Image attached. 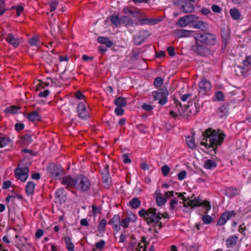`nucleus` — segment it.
I'll return each mask as SVG.
<instances>
[{"label": "nucleus", "instance_id": "obj_1", "mask_svg": "<svg viewBox=\"0 0 251 251\" xmlns=\"http://www.w3.org/2000/svg\"><path fill=\"white\" fill-rule=\"evenodd\" d=\"M202 135L203 138L201 144L206 148H213L214 153H216V148L222 144L225 134L209 128L203 132Z\"/></svg>", "mask_w": 251, "mask_h": 251}, {"label": "nucleus", "instance_id": "obj_2", "mask_svg": "<svg viewBox=\"0 0 251 251\" xmlns=\"http://www.w3.org/2000/svg\"><path fill=\"white\" fill-rule=\"evenodd\" d=\"M185 194V193H176V194L178 195V197L181 198L183 200V201L182 203L183 204V207H188L189 206H191V208H193V207L196 206H203V207L205 209V211L204 212L205 214H207L209 210L211 209V205L209 202L206 201H202V200L200 199V197H198L196 198H193L194 197V194L191 197L192 200H189L188 201H186V200L184 196V194Z\"/></svg>", "mask_w": 251, "mask_h": 251}, {"label": "nucleus", "instance_id": "obj_3", "mask_svg": "<svg viewBox=\"0 0 251 251\" xmlns=\"http://www.w3.org/2000/svg\"><path fill=\"white\" fill-rule=\"evenodd\" d=\"M173 100L177 108L178 112L184 118L197 114L199 111L195 103L194 106L192 104L190 105L183 102L182 103L175 98L173 99Z\"/></svg>", "mask_w": 251, "mask_h": 251}, {"label": "nucleus", "instance_id": "obj_4", "mask_svg": "<svg viewBox=\"0 0 251 251\" xmlns=\"http://www.w3.org/2000/svg\"><path fill=\"white\" fill-rule=\"evenodd\" d=\"M91 116V109L85 99V96L79 91V119L87 120Z\"/></svg>", "mask_w": 251, "mask_h": 251}, {"label": "nucleus", "instance_id": "obj_5", "mask_svg": "<svg viewBox=\"0 0 251 251\" xmlns=\"http://www.w3.org/2000/svg\"><path fill=\"white\" fill-rule=\"evenodd\" d=\"M194 38L197 42L207 45H214L216 44V36L209 32H198L195 33Z\"/></svg>", "mask_w": 251, "mask_h": 251}, {"label": "nucleus", "instance_id": "obj_6", "mask_svg": "<svg viewBox=\"0 0 251 251\" xmlns=\"http://www.w3.org/2000/svg\"><path fill=\"white\" fill-rule=\"evenodd\" d=\"M235 71L238 76H248L251 72V56H246L243 60L242 65L235 67Z\"/></svg>", "mask_w": 251, "mask_h": 251}, {"label": "nucleus", "instance_id": "obj_7", "mask_svg": "<svg viewBox=\"0 0 251 251\" xmlns=\"http://www.w3.org/2000/svg\"><path fill=\"white\" fill-rule=\"evenodd\" d=\"M168 95L169 91L165 87H163L158 90L152 92L153 100H158V103L160 105H163L167 102Z\"/></svg>", "mask_w": 251, "mask_h": 251}, {"label": "nucleus", "instance_id": "obj_8", "mask_svg": "<svg viewBox=\"0 0 251 251\" xmlns=\"http://www.w3.org/2000/svg\"><path fill=\"white\" fill-rule=\"evenodd\" d=\"M161 213L157 212V209L155 208L151 207L148 209V214L146 218V222L148 225H152L156 226L159 221L161 219Z\"/></svg>", "mask_w": 251, "mask_h": 251}, {"label": "nucleus", "instance_id": "obj_9", "mask_svg": "<svg viewBox=\"0 0 251 251\" xmlns=\"http://www.w3.org/2000/svg\"><path fill=\"white\" fill-rule=\"evenodd\" d=\"M109 19L116 27H119L122 24L127 26L131 23L130 17H111L110 18H107L105 22L108 21Z\"/></svg>", "mask_w": 251, "mask_h": 251}, {"label": "nucleus", "instance_id": "obj_10", "mask_svg": "<svg viewBox=\"0 0 251 251\" xmlns=\"http://www.w3.org/2000/svg\"><path fill=\"white\" fill-rule=\"evenodd\" d=\"M91 187L89 179L83 175H79V192L86 193L89 192Z\"/></svg>", "mask_w": 251, "mask_h": 251}, {"label": "nucleus", "instance_id": "obj_11", "mask_svg": "<svg viewBox=\"0 0 251 251\" xmlns=\"http://www.w3.org/2000/svg\"><path fill=\"white\" fill-rule=\"evenodd\" d=\"M29 170L27 167H18L15 171L16 177L22 181L25 182L28 177Z\"/></svg>", "mask_w": 251, "mask_h": 251}, {"label": "nucleus", "instance_id": "obj_12", "mask_svg": "<svg viewBox=\"0 0 251 251\" xmlns=\"http://www.w3.org/2000/svg\"><path fill=\"white\" fill-rule=\"evenodd\" d=\"M77 179L68 176L62 177L61 183L67 188H73L76 187Z\"/></svg>", "mask_w": 251, "mask_h": 251}, {"label": "nucleus", "instance_id": "obj_13", "mask_svg": "<svg viewBox=\"0 0 251 251\" xmlns=\"http://www.w3.org/2000/svg\"><path fill=\"white\" fill-rule=\"evenodd\" d=\"M192 50L197 54L205 56L209 52L208 49L204 45L200 44L196 41V44L191 47Z\"/></svg>", "mask_w": 251, "mask_h": 251}, {"label": "nucleus", "instance_id": "obj_14", "mask_svg": "<svg viewBox=\"0 0 251 251\" xmlns=\"http://www.w3.org/2000/svg\"><path fill=\"white\" fill-rule=\"evenodd\" d=\"M236 213L233 210L226 211L223 213L219 220L217 221V225L218 226H222L224 225L226 221L230 219L231 217L236 215Z\"/></svg>", "mask_w": 251, "mask_h": 251}, {"label": "nucleus", "instance_id": "obj_15", "mask_svg": "<svg viewBox=\"0 0 251 251\" xmlns=\"http://www.w3.org/2000/svg\"><path fill=\"white\" fill-rule=\"evenodd\" d=\"M49 172L52 175V176L56 178L62 175L64 171L60 165H55L51 164L48 168Z\"/></svg>", "mask_w": 251, "mask_h": 251}, {"label": "nucleus", "instance_id": "obj_16", "mask_svg": "<svg viewBox=\"0 0 251 251\" xmlns=\"http://www.w3.org/2000/svg\"><path fill=\"white\" fill-rule=\"evenodd\" d=\"M199 93L202 96L205 95L206 93L211 89V85L210 83L207 80H202L199 84Z\"/></svg>", "mask_w": 251, "mask_h": 251}, {"label": "nucleus", "instance_id": "obj_17", "mask_svg": "<svg viewBox=\"0 0 251 251\" xmlns=\"http://www.w3.org/2000/svg\"><path fill=\"white\" fill-rule=\"evenodd\" d=\"M191 26L194 28L200 29L201 30H205L208 28V25L207 23L198 20V17L193 18Z\"/></svg>", "mask_w": 251, "mask_h": 251}, {"label": "nucleus", "instance_id": "obj_18", "mask_svg": "<svg viewBox=\"0 0 251 251\" xmlns=\"http://www.w3.org/2000/svg\"><path fill=\"white\" fill-rule=\"evenodd\" d=\"M196 17H181L176 23V25L181 27H184L187 25H192L193 18Z\"/></svg>", "mask_w": 251, "mask_h": 251}, {"label": "nucleus", "instance_id": "obj_19", "mask_svg": "<svg viewBox=\"0 0 251 251\" xmlns=\"http://www.w3.org/2000/svg\"><path fill=\"white\" fill-rule=\"evenodd\" d=\"M21 39L15 36L12 33H9L6 37L7 42L14 47H17L21 42Z\"/></svg>", "mask_w": 251, "mask_h": 251}, {"label": "nucleus", "instance_id": "obj_20", "mask_svg": "<svg viewBox=\"0 0 251 251\" xmlns=\"http://www.w3.org/2000/svg\"><path fill=\"white\" fill-rule=\"evenodd\" d=\"M221 35L224 40L226 42L228 38L229 29L227 23L225 22H222L221 25Z\"/></svg>", "mask_w": 251, "mask_h": 251}, {"label": "nucleus", "instance_id": "obj_21", "mask_svg": "<svg viewBox=\"0 0 251 251\" xmlns=\"http://www.w3.org/2000/svg\"><path fill=\"white\" fill-rule=\"evenodd\" d=\"M162 20V18H145L139 20V23L140 25L149 24L153 25L161 22Z\"/></svg>", "mask_w": 251, "mask_h": 251}, {"label": "nucleus", "instance_id": "obj_22", "mask_svg": "<svg viewBox=\"0 0 251 251\" xmlns=\"http://www.w3.org/2000/svg\"><path fill=\"white\" fill-rule=\"evenodd\" d=\"M180 9L184 13L188 14L192 13L194 11L195 8L191 3L185 2L181 5Z\"/></svg>", "mask_w": 251, "mask_h": 251}, {"label": "nucleus", "instance_id": "obj_23", "mask_svg": "<svg viewBox=\"0 0 251 251\" xmlns=\"http://www.w3.org/2000/svg\"><path fill=\"white\" fill-rule=\"evenodd\" d=\"M192 136H188L186 138V142L187 147L191 150H194L196 147V144L195 141L194 135L193 132Z\"/></svg>", "mask_w": 251, "mask_h": 251}, {"label": "nucleus", "instance_id": "obj_24", "mask_svg": "<svg viewBox=\"0 0 251 251\" xmlns=\"http://www.w3.org/2000/svg\"><path fill=\"white\" fill-rule=\"evenodd\" d=\"M97 41L101 44L105 45L108 48H110L113 45V42L110 40L108 37L100 36L98 38Z\"/></svg>", "mask_w": 251, "mask_h": 251}, {"label": "nucleus", "instance_id": "obj_25", "mask_svg": "<svg viewBox=\"0 0 251 251\" xmlns=\"http://www.w3.org/2000/svg\"><path fill=\"white\" fill-rule=\"evenodd\" d=\"M229 109V105L228 103H225L220 107L219 108L218 112L220 114V117H222L227 115Z\"/></svg>", "mask_w": 251, "mask_h": 251}, {"label": "nucleus", "instance_id": "obj_26", "mask_svg": "<svg viewBox=\"0 0 251 251\" xmlns=\"http://www.w3.org/2000/svg\"><path fill=\"white\" fill-rule=\"evenodd\" d=\"M28 119L34 123L41 120V116L36 111H33L27 115Z\"/></svg>", "mask_w": 251, "mask_h": 251}, {"label": "nucleus", "instance_id": "obj_27", "mask_svg": "<svg viewBox=\"0 0 251 251\" xmlns=\"http://www.w3.org/2000/svg\"><path fill=\"white\" fill-rule=\"evenodd\" d=\"M191 32L192 31L183 29H177L174 31V33L179 38L188 37Z\"/></svg>", "mask_w": 251, "mask_h": 251}, {"label": "nucleus", "instance_id": "obj_28", "mask_svg": "<svg viewBox=\"0 0 251 251\" xmlns=\"http://www.w3.org/2000/svg\"><path fill=\"white\" fill-rule=\"evenodd\" d=\"M225 194L228 197H233L239 195V191L235 188L229 187L226 189Z\"/></svg>", "mask_w": 251, "mask_h": 251}, {"label": "nucleus", "instance_id": "obj_29", "mask_svg": "<svg viewBox=\"0 0 251 251\" xmlns=\"http://www.w3.org/2000/svg\"><path fill=\"white\" fill-rule=\"evenodd\" d=\"M238 240V237L236 236H231L226 240V245L228 248H232L235 246Z\"/></svg>", "mask_w": 251, "mask_h": 251}, {"label": "nucleus", "instance_id": "obj_30", "mask_svg": "<svg viewBox=\"0 0 251 251\" xmlns=\"http://www.w3.org/2000/svg\"><path fill=\"white\" fill-rule=\"evenodd\" d=\"M156 201L157 205L161 206L166 202L167 198H165L161 193H158L156 194Z\"/></svg>", "mask_w": 251, "mask_h": 251}, {"label": "nucleus", "instance_id": "obj_31", "mask_svg": "<svg viewBox=\"0 0 251 251\" xmlns=\"http://www.w3.org/2000/svg\"><path fill=\"white\" fill-rule=\"evenodd\" d=\"M141 202L139 198L135 197L131 199L129 202V206L133 209L139 208L141 205Z\"/></svg>", "mask_w": 251, "mask_h": 251}, {"label": "nucleus", "instance_id": "obj_32", "mask_svg": "<svg viewBox=\"0 0 251 251\" xmlns=\"http://www.w3.org/2000/svg\"><path fill=\"white\" fill-rule=\"evenodd\" d=\"M126 103V99L121 97H118L114 100V104L118 107H125Z\"/></svg>", "mask_w": 251, "mask_h": 251}, {"label": "nucleus", "instance_id": "obj_33", "mask_svg": "<svg viewBox=\"0 0 251 251\" xmlns=\"http://www.w3.org/2000/svg\"><path fill=\"white\" fill-rule=\"evenodd\" d=\"M35 184L32 181H28L26 185L25 192L28 195H31L35 189Z\"/></svg>", "mask_w": 251, "mask_h": 251}, {"label": "nucleus", "instance_id": "obj_34", "mask_svg": "<svg viewBox=\"0 0 251 251\" xmlns=\"http://www.w3.org/2000/svg\"><path fill=\"white\" fill-rule=\"evenodd\" d=\"M28 43L32 46H35L38 48L40 45V41L39 38L37 36H33L29 39Z\"/></svg>", "mask_w": 251, "mask_h": 251}, {"label": "nucleus", "instance_id": "obj_35", "mask_svg": "<svg viewBox=\"0 0 251 251\" xmlns=\"http://www.w3.org/2000/svg\"><path fill=\"white\" fill-rule=\"evenodd\" d=\"M10 139L3 135L0 134V148L7 145L10 142Z\"/></svg>", "mask_w": 251, "mask_h": 251}, {"label": "nucleus", "instance_id": "obj_36", "mask_svg": "<svg viewBox=\"0 0 251 251\" xmlns=\"http://www.w3.org/2000/svg\"><path fill=\"white\" fill-rule=\"evenodd\" d=\"M102 181L104 184V187L106 188H108L111 184V177L110 175H105L102 176Z\"/></svg>", "mask_w": 251, "mask_h": 251}, {"label": "nucleus", "instance_id": "obj_37", "mask_svg": "<svg viewBox=\"0 0 251 251\" xmlns=\"http://www.w3.org/2000/svg\"><path fill=\"white\" fill-rule=\"evenodd\" d=\"M19 110L20 108L19 107L16 106H11L6 108L4 109V112L6 114H15L18 113Z\"/></svg>", "mask_w": 251, "mask_h": 251}, {"label": "nucleus", "instance_id": "obj_38", "mask_svg": "<svg viewBox=\"0 0 251 251\" xmlns=\"http://www.w3.org/2000/svg\"><path fill=\"white\" fill-rule=\"evenodd\" d=\"M216 166V163L211 159L206 160L204 164V168L209 170H210L213 168H215Z\"/></svg>", "mask_w": 251, "mask_h": 251}, {"label": "nucleus", "instance_id": "obj_39", "mask_svg": "<svg viewBox=\"0 0 251 251\" xmlns=\"http://www.w3.org/2000/svg\"><path fill=\"white\" fill-rule=\"evenodd\" d=\"M121 223L120 217L119 215H115L108 222L109 224L116 225Z\"/></svg>", "mask_w": 251, "mask_h": 251}, {"label": "nucleus", "instance_id": "obj_40", "mask_svg": "<svg viewBox=\"0 0 251 251\" xmlns=\"http://www.w3.org/2000/svg\"><path fill=\"white\" fill-rule=\"evenodd\" d=\"M106 224V221L105 219H102L100 221L98 228L100 232H103L105 229V226Z\"/></svg>", "mask_w": 251, "mask_h": 251}, {"label": "nucleus", "instance_id": "obj_41", "mask_svg": "<svg viewBox=\"0 0 251 251\" xmlns=\"http://www.w3.org/2000/svg\"><path fill=\"white\" fill-rule=\"evenodd\" d=\"M163 80L160 77H157L153 82V84L156 87H160L163 84Z\"/></svg>", "mask_w": 251, "mask_h": 251}, {"label": "nucleus", "instance_id": "obj_42", "mask_svg": "<svg viewBox=\"0 0 251 251\" xmlns=\"http://www.w3.org/2000/svg\"><path fill=\"white\" fill-rule=\"evenodd\" d=\"M202 220L205 224H209L212 221V218L209 215H205L202 217Z\"/></svg>", "mask_w": 251, "mask_h": 251}, {"label": "nucleus", "instance_id": "obj_43", "mask_svg": "<svg viewBox=\"0 0 251 251\" xmlns=\"http://www.w3.org/2000/svg\"><path fill=\"white\" fill-rule=\"evenodd\" d=\"M63 193H64V192H63V189H60L57 190L55 194L56 199H60V201H61V200H64L63 197L64 196V195Z\"/></svg>", "mask_w": 251, "mask_h": 251}, {"label": "nucleus", "instance_id": "obj_44", "mask_svg": "<svg viewBox=\"0 0 251 251\" xmlns=\"http://www.w3.org/2000/svg\"><path fill=\"white\" fill-rule=\"evenodd\" d=\"M170 171V168L167 165H165L161 168L162 173L165 176L168 175Z\"/></svg>", "mask_w": 251, "mask_h": 251}, {"label": "nucleus", "instance_id": "obj_45", "mask_svg": "<svg viewBox=\"0 0 251 251\" xmlns=\"http://www.w3.org/2000/svg\"><path fill=\"white\" fill-rule=\"evenodd\" d=\"M138 214L140 217H143L145 219V221H146V218L148 214V209L146 210L145 209L142 208L138 212Z\"/></svg>", "mask_w": 251, "mask_h": 251}, {"label": "nucleus", "instance_id": "obj_46", "mask_svg": "<svg viewBox=\"0 0 251 251\" xmlns=\"http://www.w3.org/2000/svg\"><path fill=\"white\" fill-rule=\"evenodd\" d=\"M65 240L66 243L67 248L69 251H72L74 248V245L70 242V238L66 237Z\"/></svg>", "mask_w": 251, "mask_h": 251}, {"label": "nucleus", "instance_id": "obj_47", "mask_svg": "<svg viewBox=\"0 0 251 251\" xmlns=\"http://www.w3.org/2000/svg\"><path fill=\"white\" fill-rule=\"evenodd\" d=\"M49 83H45L42 81H38L36 84V90H40L42 88H44L45 87L48 86Z\"/></svg>", "mask_w": 251, "mask_h": 251}, {"label": "nucleus", "instance_id": "obj_48", "mask_svg": "<svg viewBox=\"0 0 251 251\" xmlns=\"http://www.w3.org/2000/svg\"><path fill=\"white\" fill-rule=\"evenodd\" d=\"M215 96L216 99L219 101L224 100V95L222 91H218L216 93Z\"/></svg>", "mask_w": 251, "mask_h": 251}, {"label": "nucleus", "instance_id": "obj_49", "mask_svg": "<svg viewBox=\"0 0 251 251\" xmlns=\"http://www.w3.org/2000/svg\"><path fill=\"white\" fill-rule=\"evenodd\" d=\"M131 222L129 218H127L126 219H124L121 221V226L125 227V228L128 227V224Z\"/></svg>", "mask_w": 251, "mask_h": 251}, {"label": "nucleus", "instance_id": "obj_50", "mask_svg": "<svg viewBox=\"0 0 251 251\" xmlns=\"http://www.w3.org/2000/svg\"><path fill=\"white\" fill-rule=\"evenodd\" d=\"M105 241L104 240H100V242L96 243V247L98 250L102 249L105 245Z\"/></svg>", "mask_w": 251, "mask_h": 251}, {"label": "nucleus", "instance_id": "obj_51", "mask_svg": "<svg viewBox=\"0 0 251 251\" xmlns=\"http://www.w3.org/2000/svg\"><path fill=\"white\" fill-rule=\"evenodd\" d=\"M229 12L230 16H240L238 9L236 8L231 9Z\"/></svg>", "mask_w": 251, "mask_h": 251}, {"label": "nucleus", "instance_id": "obj_52", "mask_svg": "<svg viewBox=\"0 0 251 251\" xmlns=\"http://www.w3.org/2000/svg\"><path fill=\"white\" fill-rule=\"evenodd\" d=\"M123 160L124 163H130L131 160L128 158V154L127 153H125L122 155Z\"/></svg>", "mask_w": 251, "mask_h": 251}, {"label": "nucleus", "instance_id": "obj_53", "mask_svg": "<svg viewBox=\"0 0 251 251\" xmlns=\"http://www.w3.org/2000/svg\"><path fill=\"white\" fill-rule=\"evenodd\" d=\"M191 96V94H186L183 95L180 97V100L183 103H186L187 100H188L189 98Z\"/></svg>", "mask_w": 251, "mask_h": 251}, {"label": "nucleus", "instance_id": "obj_54", "mask_svg": "<svg viewBox=\"0 0 251 251\" xmlns=\"http://www.w3.org/2000/svg\"><path fill=\"white\" fill-rule=\"evenodd\" d=\"M211 9L213 12L216 13H220L221 11V8L216 4L213 5L212 6Z\"/></svg>", "mask_w": 251, "mask_h": 251}, {"label": "nucleus", "instance_id": "obj_55", "mask_svg": "<svg viewBox=\"0 0 251 251\" xmlns=\"http://www.w3.org/2000/svg\"><path fill=\"white\" fill-rule=\"evenodd\" d=\"M121 107H116L115 109V112L117 115L121 116L124 113V110Z\"/></svg>", "mask_w": 251, "mask_h": 251}, {"label": "nucleus", "instance_id": "obj_56", "mask_svg": "<svg viewBox=\"0 0 251 251\" xmlns=\"http://www.w3.org/2000/svg\"><path fill=\"white\" fill-rule=\"evenodd\" d=\"M142 108L144 110L148 111H150L153 109V107L152 105L145 103L142 105Z\"/></svg>", "mask_w": 251, "mask_h": 251}, {"label": "nucleus", "instance_id": "obj_57", "mask_svg": "<svg viewBox=\"0 0 251 251\" xmlns=\"http://www.w3.org/2000/svg\"><path fill=\"white\" fill-rule=\"evenodd\" d=\"M17 16H20L24 11V7L22 5H18L15 7Z\"/></svg>", "mask_w": 251, "mask_h": 251}, {"label": "nucleus", "instance_id": "obj_58", "mask_svg": "<svg viewBox=\"0 0 251 251\" xmlns=\"http://www.w3.org/2000/svg\"><path fill=\"white\" fill-rule=\"evenodd\" d=\"M50 0V9L51 11L55 10L58 4V0Z\"/></svg>", "mask_w": 251, "mask_h": 251}, {"label": "nucleus", "instance_id": "obj_59", "mask_svg": "<svg viewBox=\"0 0 251 251\" xmlns=\"http://www.w3.org/2000/svg\"><path fill=\"white\" fill-rule=\"evenodd\" d=\"M5 10L4 2L3 0H0V15L4 13Z\"/></svg>", "mask_w": 251, "mask_h": 251}, {"label": "nucleus", "instance_id": "obj_60", "mask_svg": "<svg viewBox=\"0 0 251 251\" xmlns=\"http://www.w3.org/2000/svg\"><path fill=\"white\" fill-rule=\"evenodd\" d=\"M186 175V172L185 171H182L177 175L178 178L179 180H183Z\"/></svg>", "mask_w": 251, "mask_h": 251}, {"label": "nucleus", "instance_id": "obj_61", "mask_svg": "<svg viewBox=\"0 0 251 251\" xmlns=\"http://www.w3.org/2000/svg\"><path fill=\"white\" fill-rule=\"evenodd\" d=\"M168 52L170 56H174L175 55V49L173 47H169L167 48Z\"/></svg>", "mask_w": 251, "mask_h": 251}, {"label": "nucleus", "instance_id": "obj_62", "mask_svg": "<svg viewBox=\"0 0 251 251\" xmlns=\"http://www.w3.org/2000/svg\"><path fill=\"white\" fill-rule=\"evenodd\" d=\"M50 93V91L49 90H45L43 92H40L39 94V96L40 97L46 98L47 97Z\"/></svg>", "mask_w": 251, "mask_h": 251}, {"label": "nucleus", "instance_id": "obj_63", "mask_svg": "<svg viewBox=\"0 0 251 251\" xmlns=\"http://www.w3.org/2000/svg\"><path fill=\"white\" fill-rule=\"evenodd\" d=\"M108 168L109 166L108 165H106L105 166H104L102 170L101 171V174L102 176L109 174L108 172Z\"/></svg>", "mask_w": 251, "mask_h": 251}, {"label": "nucleus", "instance_id": "obj_64", "mask_svg": "<svg viewBox=\"0 0 251 251\" xmlns=\"http://www.w3.org/2000/svg\"><path fill=\"white\" fill-rule=\"evenodd\" d=\"M140 52L138 50L133 49L132 50V54L131 57L136 58L140 54Z\"/></svg>", "mask_w": 251, "mask_h": 251}]
</instances>
